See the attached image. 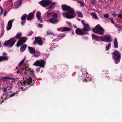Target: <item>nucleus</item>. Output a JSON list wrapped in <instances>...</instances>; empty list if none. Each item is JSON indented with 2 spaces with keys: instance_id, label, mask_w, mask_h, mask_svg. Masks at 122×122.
Listing matches in <instances>:
<instances>
[{
  "instance_id": "41",
  "label": "nucleus",
  "mask_w": 122,
  "mask_h": 122,
  "mask_svg": "<svg viewBox=\"0 0 122 122\" xmlns=\"http://www.w3.org/2000/svg\"><path fill=\"white\" fill-rule=\"evenodd\" d=\"M38 26L40 28H41L42 27V24H38Z\"/></svg>"
},
{
  "instance_id": "16",
  "label": "nucleus",
  "mask_w": 122,
  "mask_h": 122,
  "mask_svg": "<svg viewBox=\"0 0 122 122\" xmlns=\"http://www.w3.org/2000/svg\"><path fill=\"white\" fill-rule=\"evenodd\" d=\"M35 12H33L29 13L27 16V19L28 20H31L33 18Z\"/></svg>"
},
{
  "instance_id": "52",
  "label": "nucleus",
  "mask_w": 122,
  "mask_h": 122,
  "mask_svg": "<svg viewBox=\"0 0 122 122\" xmlns=\"http://www.w3.org/2000/svg\"><path fill=\"white\" fill-rule=\"evenodd\" d=\"M67 24H68V23H69V22H67Z\"/></svg>"
},
{
  "instance_id": "54",
  "label": "nucleus",
  "mask_w": 122,
  "mask_h": 122,
  "mask_svg": "<svg viewBox=\"0 0 122 122\" xmlns=\"http://www.w3.org/2000/svg\"><path fill=\"white\" fill-rule=\"evenodd\" d=\"M18 68V67H16V68L17 69Z\"/></svg>"
},
{
  "instance_id": "29",
  "label": "nucleus",
  "mask_w": 122,
  "mask_h": 122,
  "mask_svg": "<svg viewBox=\"0 0 122 122\" xmlns=\"http://www.w3.org/2000/svg\"><path fill=\"white\" fill-rule=\"evenodd\" d=\"M33 54H34V56L36 57L39 56L40 55V52L37 51H35V52Z\"/></svg>"
},
{
  "instance_id": "15",
  "label": "nucleus",
  "mask_w": 122,
  "mask_h": 122,
  "mask_svg": "<svg viewBox=\"0 0 122 122\" xmlns=\"http://www.w3.org/2000/svg\"><path fill=\"white\" fill-rule=\"evenodd\" d=\"M35 40L37 43L40 45H42L43 44V41L39 37H35Z\"/></svg>"
},
{
  "instance_id": "43",
  "label": "nucleus",
  "mask_w": 122,
  "mask_h": 122,
  "mask_svg": "<svg viewBox=\"0 0 122 122\" xmlns=\"http://www.w3.org/2000/svg\"><path fill=\"white\" fill-rule=\"evenodd\" d=\"M25 21H22V22H21V24H22V25H24L25 23Z\"/></svg>"
},
{
  "instance_id": "28",
  "label": "nucleus",
  "mask_w": 122,
  "mask_h": 122,
  "mask_svg": "<svg viewBox=\"0 0 122 122\" xmlns=\"http://www.w3.org/2000/svg\"><path fill=\"white\" fill-rule=\"evenodd\" d=\"M91 15L95 19H98V17L96 13L95 12L91 13Z\"/></svg>"
},
{
  "instance_id": "50",
  "label": "nucleus",
  "mask_w": 122,
  "mask_h": 122,
  "mask_svg": "<svg viewBox=\"0 0 122 122\" xmlns=\"http://www.w3.org/2000/svg\"><path fill=\"white\" fill-rule=\"evenodd\" d=\"M20 71H17V73L18 74V73H20Z\"/></svg>"
},
{
  "instance_id": "37",
  "label": "nucleus",
  "mask_w": 122,
  "mask_h": 122,
  "mask_svg": "<svg viewBox=\"0 0 122 122\" xmlns=\"http://www.w3.org/2000/svg\"><path fill=\"white\" fill-rule=\"evenodd\" d=\"M112 15L114 17H115L116 15V13L114 12H113L112 14Z\"/></svg>"
},
{
  "instance_id": "25",
  "label": "nucleus",
  "mask_w": 122,
  "mask_h": 122,
  "mask_svg": "<svg viewBox=\"0 0 122 122\" xmlns=\"http://www.w3.org/2000/svg\"><path fill=\"white\" fill-rule=\"evenodd\" d=\"M8 60V57L7 56L0 57V62L3 61L7 60Z\"/></svg>"
},
{
  "instance_id": "7",
  "label": "nucleus",
  "mask_w": 122,
  "mask_h": 122,
  "mask_svg": "<svg viewBox=\"0 0 122 122\" xmlns=\"http://www.w3.org/2000/svg\"><path fill=\"white\" fill-rule=\"evenodd\" d=\"M46 63V61L45 60H41L39 61H36L34 63V65L36 66H40L41 68H44V66Z\"/></svg>"
},
{
  "instance_id": "51",
  "label": "nucleus",
  "mask_w": 122,
  "mask_h": 122,
  "mask_svg": "<svg viewBox=\"0 0 122 122\" xmlns=\"http://www.w3.org/2000/svg\"><path fill=\"white\" fill-rule=\"evenodd\" d=\"M74 32H72V34H74Z\"/></svg>"
},
{
  "instance_id": "32",
  "label": "nucleus",
  "mask_w": 122,
  "mask_h": 122,
  "mask_svg": "<svg viewBox=\"0 0 122 122\" xmlns=\"http://www.w3.org/2000/svg\"><path fill=\"white\" fill-rule=\"evenodd\" d=\"M111 44H109L107 45H106V50H108L111 47Z\"/></svg>"
},
{
  "instance_id": "56",
  "label": "nucleus",
  "mask_w": 122,
  "mask_h": 122,
  "mask_svg": "<svg viewBox=\"0 0 122 122\" xmlns=\"http://www.w3.org/2000/svg\"><path fill=\"white\" fill-rule=\"evenodd\" d=\"M3 102V101H2V102Z\"/></svg>"
},
{
  "instance_id": "14",
  "label": "nucleus",
  "mask_w": 122,
  "mask_h": 122,
  "mask_svg": "<svg viewBox=\"0 0 122 122\" xmlns=\"http://www.w3.org/2000/svg\"><path fill=\"white\" fill-rule=\"evenodd\" d=\"M14 20L12 19L10 20L8 22L7 26L6 27V30H10L12 28V24Z\"/></svg>"
},
{
  "instance_id": "27",
  "label": "nucleus",
  "mask_w": 122,
  "mask_h": 122,
  "mask_svg": "<svg viewBox=\"0 0 122 122\" xmlns=\"http://www.w3.org/2000/svg\"><path fill=\"white\" fill-rule=\"evenodd\" d=\"M27 47V45L25 44L22 45L20 48L21 50L23 51H24Z\"/></svg>"
},
{
  "instance_id": "19",
  "label": "nucleus",
  "mask_w": 122,
  "mask_h": 122,
  "mask_svg": "<svg viewBox=\"0 0 122 122\" xmlns=\"http://www.w3.org/2000/svg\"><path fill=\"white\" fill-rule=\"evenodd\" d=\"M76 33L78 35H82L85 33L82 30L79 29H77L76 30Z\"/></svg>"
},
{
  "instance_id": "20",
  "label": "nucleus",
  "mask_w": 122,
  "mask_h": 122,
  "mask_svg": "<svg viewBox=\"0 0 122 122\" xmlns=\"http://www.w3.org/2000/svg\"><path fill=\"white\" fill-rule=\"evenodd\" d=\"M2 79L4 81H6L7 82H10V80H14V78L8 77H3Z\"/></svg>"
},
{
  "instance_id": "44",
  "label": "nucleus",
  "mask_w": 122,
  "mask_h": 122,
  "mask_svg": "<svg viewBox=\"0 0 122 122\" xmlns=\"http://www.w3.org/2000/svg\"><path fill=\"white\" fill-rule=\"evenodd\" d=\"M65 36L64 35L62 36H60V39H61L62 38L64 37Z\"/></svg>"
},
{
  "instance_id": "17",
  "label": "nucleus",
  "mask_w": 122,
  "mask_h": 122,
  "mask_svg": "<svg viewBox=\"0 0 122 122\" xmlns=\"http://www.w3.org/2000/svg\"><path fill=\"white\" fill-rule=\"evenodd\" d=\"M57 30H60L61 31H68L70 30V28L67 27H60L59 28H57Z\"/></svg>"
},
{
  "instance_id": "45",
  "label": "nucleus",
  "mask_w": 122,
  "mask_h": 122,
  "mask_svg": "<svg viewBox=\"0 0 122 122\" xmlns=\"http://www.w3.org/2000/svg\"><path fill=\"white\" fill-rule=\"evenodd\" d=\"M40 70V69H36V71L37 72H38Z\"/></svg>"
},
{
  "instance_id": "13",
  "label": "nucleus",
  "mask_w": 122,
  "mask_h": 122,
  "mask_svg": "<svg viewBox=\"0 0 122 122\" xmlns=\"http://www.w3.org/2000/svg\"><path fill=\"white\" fill-rule=\"evenodd\" d=\"M27 40V39L25 37H23L20 38L18 40L16 46L18 47L19 46L24 43Z\"/></svg>"
},
{
  "instance_id": "55",
  "label": "nucleus",
  "mask_w": 122,
  "mask_h": 122,
  "mask_svg": "<svg viewBox=\"0 0 122 122\" xmlns=\"http://www.w3.org/2000/svg\"><path fill=\"white\" fill-rule=\"evenodd\" d=\"M79 20V21L80 20Z\"/></svg>"
},
{
  "instance_id": "38",
  "label": "nucleus",
  "mask_w": 122,
  "mask_h": 122,
  "mask_svg": "<svg viewBox=\"0 0 122 122\" xmlns=\"http://www.w3.org/2000/svg\"><path fill=\"white\" fill-rule=\"evenodd\" d=\"M47 34L48 35H51L52 34V33L51 32L48 31L47 32Z\"/></svg>"
},
{
  "instance_id": "26",
  "label": "nucleus",
  "mask_w": 122,
  "mask_h": 122,
  "mask_svg": "<svg viewBox=\"0 0 122 122\" xmlns=\"http://www.w3.org/2000/svg\"><path fill=\"white\" fill-rule=\"evenodd\" d=\"M92 36L93 38L95 39L97 41L99 40V36H97L95 34H92Z\"/></svg>"
},
{
  "instance_id": "47",
  "label": "nucleus",
  "mask_w": 122,
  "mask_h": 122,
  "mask_svg": "<svg viewBox=\"0 0 122 122\" xmlns=\"http://www.w3.org/2000/svg\"><path fill=\"white\" fill-rule=\"evenodd\" d=\"M3 55L4 56L7 55V54L6 53H3Z\"/></svg>"
},
{
  "instance_id": "35",
  "label": "nucleus",
  "mask_w": 122,
  "mask_h": 122,
  "mask_svg": "<svg viewBox=\"0 0 122 122\" xmlns=\"http://www.w3.org/2000/svg\"><path fill=\"white\" fill-rule=\"evenodd\" d=\"M104 16L106 18H107L109 16V15L108 14H106L104 15Z\"/></svg>"
},
{
  "instance_id": "22",
  "label": "nucleus",
  "mask_w": 122,
  "mask_h": 122,
  "mask_svg": "<svg viewBox=\"0 0 122 122\" xmlns=\"http://www.w3.org/2000/svg\"><path fill=\"white\" fill-rule=\"evenodd\" d=\"M9 85L10 86L9 87V86H8L6 88H5L3 90V91L4 92H6L7 88L8 89V90H10L11 89L12 87V83L11 82V83Z\"/></svg>"
},
{
  "instance_id": "18",
  "label": "nucleus",
  "mask_w": 122,
  "mask_h": 122,
  "mask_svg": "<svg viewBox=\"0 0 122 122\" xmlns=\"http://www.w3.org/2000/svg\"><path fill=\"white\" fill-rule=\"evenodd\" d=\"M21 3L22 1L21 0L16 1L15 4V8L17 9L21 5Z\"/></svg>"
},
{
  "instance_id": "11",
  "label": "nucleus",
  "mask_w": 122,
  "mask_h": 122,
  "mask_svg": "<svg viewBox=\"0 0 122 122\" xmlns=\"http://www.w3.org/2000/svg\"><path fill=\"white\" fill-rule=\"evenodd\" d=\"M82 75L83 76L84 78V79H83V82H86L88 81H90L91 80V77L88 76L89 75L88 74H86V71L85 70H82Z\"/></svg>"
},
{
  "instance_id": "3",
  "label": "nucleus",
  "mask_w": 122,
  "mask_h": 122,
  "mask_svg": "<svg viewBox=\"0 0 122 122\" xmlns=\"http://www.w3.org/2000/svg\"><path fill=\"white\" fill-rule=\"evenodd\" d=\"M25 59V58L21 61L19 63L18 65L19 69L21 70L22 71H24V73L26 74H27V73L30 74L32 76H34V72L33 71H32L28 67L26 66L24 64V62Z\"/></svg>"
},
{
  "instance_id": "46",
  "label": "nucleus",
  "mask_w": 122,
  "mask_h": 122,
  "mask_svg": "<svg viewBox=\"0 0 122 122\" xmlns=\"http://www.w3.org/2000/svg\"><path fill=\"white\" fill-rule=\"evenodd\" d=\"M77 2L78 3L80 4L81 2V1H77Z\"/></svg>"
},
{
  "instance_id": "34",
  "label": "nucleus",
  "mask_w": 122,
  "mask_h": 122,
  "mask_svg": "<svg viewBox=\"0 0 122 122\" xmlns=\"http://www.w3.org/2000/svg\"><path fill=\"white\" fill-rule=\"evenodd\" d=\"M80 6L81 7H83L84 6V3H83L82 2H81L80 4Z\"/></svg>"
},
{
  "instance_id": "6",
  "label": "nucleus",
  "mask_w": 122,
  "mask_h": 122,
  "mask_svg": "<svg viewBox=\"0 0 122 122\" xmlns=\"http://www.w3.org/2000/svg\"><path fill=\"white\" fill-rule=\"evenodd\" d=\"M113 59L116 64H118L120 61L121 56L120 53L117 51L114 52L112 54Z\"/></svg>"
},
{
  "instance_id": "36",
  "label": "nucleus",
  "mask_w": 122,
  "mask_h": 122,
  "mask_svg": "<svg viewBox=\"0 0 122 122\" xmlns=\"http://www.w3.org/2000/svg\"><path fill=\"white\" fill-rule=\"evenodd\" d=\"M15 93H13L12 94L10 95L9 96V97H13L15 95Z\"/></svg>"
},
{
  "instance_id": "24",
  "label": "nucleus",
  "mask_w": 122,
  "mask_h": 122,
  "mask_svg": "<svg viewBox=\"0 0 122 122\" xmlns=\"http://www.w3.org/2000/svg\"><path fill=\"white\" fill-rule=\"evenodd\" d=\"M28 48L29 49V52L31 54H33L35 53V50L32 47H28Z\"/></svg>"
},
{
  "instance_id": "1",
  "label": "nucleus",
  "mask_w": 122,
  "mask_h": 122,
  "mask_svg": "<svg viewBox=\"0 0 122 122\" xmlns=\"http://www.w3.org/2000/svg\"><path fill=\"white\" fill-rule=\"evenodd\" d=\"M52 16V17L47 20V22L53 24H55L58 22L59 19L57 18V14L56 13H53L52 12L48 11L45 13L44 15V17L45 19H48Z\"/></svg>"
},
{
  "instance_id": "8",
  "label": "nucleus",
  "mask_w": 122,
  "mask_h": 122,
  "mask_svg": "<svg viewBox=\"0 0 122 122\" xmlns=\"http://www.w3.org/2000/svg\"><path fill=\"white\" fill-rule=\"evenodd\" d=\"M32 80L31 77H30L29 78L27 79L26 81H24L23 82L21 81L18 82V85L20 86L22 85V86H25L27 84L29 85L31 83Z\"/></svg>"
},
{
  "instance_id": "12",
  "label": "nucleus",
  "mask_w": 122,
  "mask_h": 122,
  "mask_svg": "<svg viewBox=\"0 0 122 122\" xmlns=\"http://www.w3.org/2000/svg\"><path fill=\"white\" fill-rule=\"evenodd\" d=\"M81 23L84 26L82 29L83 31L84 32V31H89L90 30V27L89 25L87 24L83 20H82L81 21Z\"/></svg>"
},
{
  "instance_id": "48",
  "label": "nucleus",
  "mask_w": 122,
  "mask_h": 122,
  "mask_svg": "<svg viewBox=\"0 0 122 122\" xmlns=\"http://www.w3.org/2000/svg\"><path fill=\"white\" fill-rule=\"evenodd\" d=\"M3 13V11L2 9H1V15Z\"/></svg>"
},
{
  "instance_id": "23",
  "label": "nucleus",
  "mask_w": 122,
  "mask_h": 122,
  "mask_svg": "<svg viewBox=\"0 0 122 122\" xmlns=\"http://www.w3.org/2000/svg\"><path fill=\"white\" fill-rule=\"evenodd\" d=\"M41 13L39 11L37 12L36 14V17L37 19L39 20H40L41 18Z\"/></svg>"
},
{
  "instance_id": "9",
  "label": "nucleus",
  "mask_w": 122,
  "mask_h": 122,
  "mask_svg": "<svg viewBox=\"0 0 122 122\" xmlns=\"http://www.w3.org/2000/svg\"><path fill=\"white\" fill-rule=\"evenodd\" d=\"M101 40L103 41L107 42H110L112 41V37L110 36H102L100 38Z\"/></svg>"
},
{
  "instance_id": "57",
  "label": "nucleus",
  "mask_w": 122,
  "mask_h": 122,
  "mask_svg": "<svg viewBox=\"0 0 122 122\" xmlns=\"http://www.w3.org/2000/svg\"><path fill=\"white\" fill-rule=\"evenodd\" d=\"M0 1H1V0H0Z\"/></svg>"
},
{
  "instance_id": "33",
  "label": "nucleus",
  "mask_w": 122,
  "mask_h": 122,
  "mask_svg": "<svg viewBox=\"0 0 122 122\" xmlns=\"http://www.w3.org/2000/svg\"><path fill=\"white\" fill-rule=\"evenodd\" d=\"M27 16V15L25 14L23 15L21 18V20H24L26 17Z\"/></svg>"
},
{
  "instance_id": "21",
  "label": "nucleus",
  "mask_w": 122,
  "mask_h": 122,
  "mask_svg": "<svg viewBox=\"0 0 122 122\" xmlns=\"http://www.w3.org/2000/svg\"><path fill=\"white\" fill-rule=\"evenodd\" d=\"M114 47L115 48H118V44L117 40L116 38H115L114 41Z\"/></svg>"
},
{
  "instance_id": "2",
  "label": "nucleus",
  "mask_w": 122,
  "mask_h": 122,
  "mask_svg": "<svg viewBox=\"0 0 122 122\" xmlns=\"http://www.w3.org/2000/svg\"><path fill=\"white\" fill-rule=\"evenodd\" d=\"M62 8L63 10L68 11V12H63L62 13V14L64 17L68 19H71L75 16L76 15L74 10L70 7L63 5L62 6Z\"/></svg>"
},
{
  "instance_id": "10",
  "label": "nucleus",
  "mask_w": 122,
  "mask_h": 122,
  "mask_svg": "<svg viewBox=\"0 0 122 122\" xmlns=\"http://www.w3.org/2000/svg\"><path fill=\"white\" fill-rule=\"evenodd\" d=\"M16 41V40L13 41V39H11L7 41H5L4 43V46H5L9 45L10 47H12L15 44Z\"/></svg>"
},
{
  "instance_id": "39",
  "label": "nucleus",
  "mask_w": 122,
  "mask_h": 122,
  "mask_svg": "<svg viewBox=\"0 0 122 122\" xmlns=\"http://www.w3.org/2000/svg\"><path fill=\"white\" fill-rule=\"evenodd\" d=\"M111 23H112L114 25H115V26L116 25L114 24V21L112 19V18H111Z\"/></svg>"
},
{
  "instance_id": "40",
  "label": "nucleus",
  "mask_w": 122,
  "mask_h": 122,
  "mask_svg": "<svg viewBox=\"0 0 122 122\" xmlns=\"http://www.w3.org/2000/svg\"><path fill=\"white\" fill-rule=\"evenodd\" d=\"M33 33V32L32 31H30L28 34V36H30Z\"/></svg>"
},
{
  "instance_id": "5",
  "label": "nucleus",
  "mask_w": 122,
  "mask_h": 122,
  "mask_svg": "<svg viewBox=\"0 0 122 122\" xmlns=\"http://www.w3.org/2000/svg\"><path fill=\"white\" fill-rule=\"evenodd\" d=\"M92 31L96 33H98L101 35H102L104 34V29L99 24L96 26L95 28H93Z\"/></svg>"
},
{
  "instance_id": "31",
  "label": "nucleus",
  "mask_w": 122,
  "mask_h": 122,
  "mask_svg": "<svg viewBox=\"0 0 122 122\" xmlns=\"http://www.w3.org/2000/svg\"><path fill=\"white\" fill-rule=\"evenodd\" d=\"M77 15L79 17H82L83 15L80 12H77L76 13Z\"/></svg>"
},
{
  "instance_id": "53",
  "label": "nucleus",
  "mask_w": 122,
  "mask_h": 122,
  "mask_svg": "<svg viewBox=\"0 0 122 122\" xmlns=\"http://www.w3.org/2000/svg\"><path fill=\"white\" fill-rule=\"evenodd\" d=\"M83 38H86V37H83Z\"/></svg>"
},
{
  "instance_id": "49",
  "label": "nucleus",
  "mask_w": 122,
  "mask_h": 122,
  "mask_svg": "<svg viewBox=\"0 0 122 122\" xmlns=\"http://www.w3.org/2000/svg\"><path fill=\"white\" fill-rule=\"evenodd\" d=\"M6 15V12H5V13H4V16Z\"/></svg>"
},
{
  "instance_id": "30",
  "label": "nucleus",
  "mask_w": 122,
  "mask_h": 122,
  "mask_svg": "<svg viewBox=\"0 0 122 122\" xmlns=\"http://www.w3.org/2000/svg\"><path fill=\"white\" fill-rule=\"evenodd\" d=\"M22 33L20 32L17 33L15 37L17 39H19L20 37L21 36Z\"/></svg>"
},
{
  "instance_id": "42",
  "label": "nucleus",
  "mask_w": 122,
  "mask_h": 122,
  "mask_svg": "<svg viewBox=\"0 0 122 122\" xmlns=\"http://www.w3.org/2000/svg\"><path fill=\"white\" fill-rule=\"evenodd\" d=\"M119 17H121L122 18V15L121 14H119L117 15Z\"/></svg>"
},
{
  "instance_id": "4",
  "label": "nucleus",
  "mask_w": 122,
  "mask_h": 122,
  "mask_svg": "<svg viewBox=\"0 0 122 122\" xmlns=\"http://www.w3.org/2000/svg\"><path fill=\"white\" fill-rule=\"evenodd\" d=\"M55 3L49 0H42L40 3V4L46 9L52 8L54 6Z\"/></svg>"
}]
</instances>
